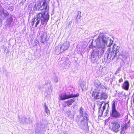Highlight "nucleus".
<instances>
[{"mask_svg": "<svg viewBox=\"0 0 134 134\" xmlns=\"http://www.w3.org/2000/svg\"><path fill=\"white\" fill-rule=\"evenodd\" d=\"M96 46L100 51L101 55L103 54L107 47H110L112 44L113 41L109 37L101 34L95 41Z\"/></svg>", "mask_w": 134, "mask_h": 134, "instance_id": "f257e3e1", "label": "nucleus"}, {"mask_svg": "<svg viewBox=\"0 0 134 134\" xmlns=\"http://www.w3.org/2000/svg\"><path fill=\"white\" fill-rule=\"evenodd\" d=\"M49 19V15L47 12L39 13L32 19L31 24L32 25L35 24V27L46 25Z\"/></svg>", "mask_w": 134, "mask_h": 134, "instance_id": "f03ea898", "label": "nucleus"}, {"mask_svg": "<svg viewBox=\"0 0 134 134\" xmlns=\"http://www.w3.org/2000/svg\"><path fill=\"white\" fill-rule=\"evenodd\" d=\"M84 109L81 107L80 110V114L81 117L80 120V126L84 129L88 127L87 122L88 121V115Z\"/></svg>", "mask_w": 134, "mask_h": 134, "instance_id": "7ed1b4c3", "label": "nucleus"}, {"mask_svg": "<svg viewBox=\"0 0 134 134\" xmlns=\"http://www.w3.org/2000/svg\"><path fill=\"white\" fill-rule=\"evenodd\" d=\"M98 87L97 90L95 89L93 91L92 94V96H93L95 99H105L107 98V96L105 93L102 92V91L99 90L100 89L101 87L100 83L99 82L98 84Z\"/></svg>", "mask_w": 134, "mask_h": 134, "instance_id": "20e7f679", "label": "nucleus"}, {"mask_svg": "<svg viewBox=\"0 0 134 134\" xmlns=\"http://www.w3.org/2000/svg\"><path fill=\"white\" fill-rule=\"evenodd\" d=\"M106 106L107 107V108L106 110V114L105 115H107V113L109 111V105L107 103H105L104 102H101L99 103V114L102 115L103 112Z\"/></svg>", "mask_w": 134, "mask_h": 134, "instance_id": "39448f33", "label": "nucleus"}, {"mask_svg": "<svg viewBox=\"0 0 134 134\" xmlns=\"http://www.w3.org/2000/svg\"><path fill=\"white\" fill-rule=\"evenodd\" d=\"M79 96V94H77L76 95L72 94H67L64 93L62 94L59 96V99L60 100H63L71 98L77 97Z\"/></svg>", "mask_w": 134, "mask_h": 134, "instance_id": "423d86ee", "label": "nucleus"}, {"mask_svg": "<svg viewBox=\"0 0 134 134\" xmlns=\"http://www.w3.org/2000/svg\"><path fill=\"white\" fill-rule=\"evenodd\" d=\"M111 115L115 118H117L120 116V113L118 112L115 109V103L114 102L112 104L111 108Z\"/></svg>", "mask_w": 134, "mask_h": 134, "instance_id": "0eeeda50", "label": "nucleus"}, {"mask_svg": "<svg viewBox=\"0 0 134 134\" xmlns=\"http://www.w3.org/2000/svg\"><path fill=\"white\" fill-rule=\"evenodd\" d=\"M99 52V50L97 49L93 50L91 55V59L92 60L95 62L98 60Z\"/></svg>", "mask_w": 134, "mask_h": 134, "instance_id": "6e6552de", "label": "nucleus"}, {"mask_svg": "<svg viewBox=\"0 0 134 134\" xmlns=\"http://www.w3.org/2000/svg\"><path fill=\"white\" fill-rule=\"evenodd\" d=\"M112 125V129L113 131L117 132L119 131L120 125L119 123L116 121H113L111 123Z\"/></svg>", "mask_w": 134, "mask_h": 134, "instance_id": "1a4fd4ad", "label": "nucleus"}, {"mask_svg": "<svg viewBox=\"0 0 134 134\" xmlns=\"http://www.w3.org/2000/svg\"><path fill=\"white\" fill-rule=\"evenodd\" d=\"M62 48V51H64L67 50L69 47L70 44L69 42L66 41L65 42L60 45Z\"/></svg>", "mask_w": 134, "mask_h": 134, "instance_id": "9d476101", "label": "nucleus"}, {"mask_svg": "<svg viewBox=\"0 0 134 134\" xmlns=\"http://www.w3.org/2000/svg\"><path fill=\"white\" fill-rule=\"evenodd\" d=\"M40 40L42 43H43L47 39V33L45 32H42L41 33L40 36Z\"/></svg>", "mask_w": 134, "mask_h": 134, "instance_id": "9b49d317", "label": "nucleus"}, {"mask_svg": "<svg viewBox=\"0 0 134 134\" xmlns=\"http://www.w3.org/2000/svg\"><path fill=\"white\" fill-rule=\"evenodd\" d=\"M117 54L113 51H112L111 52H110L109 53L105 54V55H107V58H109L110 60L113 59L115 57Z\"/></svg>", "mask_w": 134, "mask_h": 134, "instance_id": "f8f14e48", "label": "nucleus"}, {"mask_svg": "<svg viewBox=\"0 0 134 134\" xmlns=\"http://www.w3.org/2000/svg\"><path fill=\"white\" fill-rule=\"evenodd\" d=\"M9 14L5 10L2 8L0 9V15L2 17H6L8 16Z\"/></svg>", "mask_w": 134, "mask_h": 134, "instance_id": "ddd939ff", "label": "nucleus"}, {"mask_svg": "<svg viewBox=\"0 0 134 134\" xmlns=\"http://www.w3.org/2000/svg\"><path fill=\"white\" fill-rule=\"evenodd\" d=\"M129 84L127 81H125L122 85V88L124 90H127L129 88Z\"/></svg>", "mask_w": 134, "mask_h": 134, "instance_id": "4468645a", "label": "nucleus"}, {"mask_svg": "<svg viewBox=\"0 0 134 134\" xmlns=\"http://www.w3.org/2000/svg\"><path fill=\"white\" fill-rule=\"evenodd\" d=\"M49 7L47 6L46 3L45 2H43L42 5H41L40 10H42L43 9H45L46 10L48 9Z\"/></svg>", "mask_w": 134, "mask_h": 134, "instance_id": "2eb2a0df", "label": "nucleus"}, {"mask_svg": "<svg viewBox=\"0 0 134 134\" xmlns=\"http://www.w3.org/2000/svg\"><path fill=\"white\" fill-rule=\"evenodd\" d=\"M120 47L117 46L116 44H114L112 48V51H113L116 54L119 53V49Z\"/></svg>", "mask_w": 134, "mask_h": 134, "instance_id": "dca6fc26", "label": "nucleus"}, {"mask_svg": "<svg viewBox=\"0 0 134 134\" xmlns=\"http://www.w3.org/2000/svg\"><path fill=\"white\" fill-rule=\"evenodd\" d=\"M13 19L12 17L10 16L9 18H8L7 19L6 24V25L10 26L13 21Z\"/></svg>", "mask_w": 134, "mask_h": 134, "instance_id": "f3484780", "label": "nucleus"}, {"mask_svg": "<svg viewBox=\"0 0 134 134\" xmlns=\"http://www.w3.org/2000/svg\"><path fill=\"white\" fill-rule=\"evenodd\" d=\"M56 51L58 52L59 53L63 52L62 51V48H61V47L60 45L57 46L56 47Z\"/></svg>", "mask_w": 134, "mask_h": 134, "instance_id": "a211bd4d", "label": "nucleus"}, {"mask_svg": "<svg viewBox=\"0 0 134 134\" xmlns=\"http://www.w3.org/2000/svg\"><path fill=\"white\" fill-rule=\"evenodd\" d=\"M44 107L45 111L46 113H47L48 115L49 114V110L48 108V107L47 106L46 104V103H45L44 104Z\"/></svg>", "mask_w": 134, "mask_h": 134, "instance_id": "6ab92c4d", "label": "nucleus"}, {"mask_svg": "<svg viewBox=\"0 0 134 134\" xmlns=\"http://www.w3.org/2000/svg\"><path fill=\"white\" fill-rule=\"evenodd\" d=\"M26 118L25 117H23L22 118V119H19L20 121H21V122L23 123H27L28 122L26 120Z\"/></svg>", "mask_w": 134, "mask_h": 134, "instance_id": "aec40b11", "label": "nucleus"}, {"mask_svg": "<svg viewBox=\"0 0 134 134\" xmlns=\"http://www.w3.org/2000/svg\"><path fill=\"white\" fill-rule=\"evenodd\" d=\"M75 100L74 99H71L69 100L68 101H66V103L68 104L69 105H71L72 103L74 102Z\"/></svg>", "mask_w": 134, "mask_h": 134, "instance_id": "412c9836", "label": "nucleus"}, {"mask_svg": "<svg viewBox=\"0 0 134 134\" xmlns=\"http://www.w3.org/2000/svg\"><path fill=\"white\" fill-rule=\"evenodd\" d=\"M36 4L34 8H35L36 10L40 9V8H41V4L39 3L38 5H37V6H36Z\"/></svg>", "mask_w": 134, "mask_h": 134, "instance_id": "4be33fe9", "label": "nucleus"}, {"mask_svg": "<svg viewBox=\"0 0 134 134\" xmlns=\"http://www.w3.org/2000/svg\"><path fill=\"white\" fill-rule=\"evenodd\" d=\"M54 82L55 83H57L58 81V79L57 76H54L53 77Z\"/></svg>", "mask_w": 134, "mask_h": 134, "instance_id": "5701e85b", "label": "nucleus"}, {"mask_svg": "<svg viewBox=\"0 0 134 134\" xmlns=\"http://www.w3.org/2000/svg\"><path fill=\"white\" fill-rule=\"evenodd\" d=\"M81 12H79L77 13V15L76 18L78 19H80L81 17L80 13Z\"/></svg>", "mask_w": 134, "mask_h": 134, "instance_id": "b1692460", "label": "nucleus"}, {"mask_svg": "<svg viewBox=\"0 0 134 134\" xmlns=\"http://www.w3.org/2000/svg\"><path fill=\"white\" fill-rule=\"evenodd\" d=\"M44 85H40L38 86V88L39 89H41L43 88V86Z\"/></svg>", "mask_w": 134, "mask_h": 134, "instance_id": "393cba45", "label": "nucleus"}, {"mask_svg": "<svg viewBox=\"0 0 134 134\" xmlns=\"http://www.w3.org/2000/svg\"><path fill=\"white\" fill-rule=\"evenodd\" d=\"M68 116L69 117H71V113L70 111H69V112H68Z\"/></svg>", "mask_w": 134, "mask_h": 134, "instance_id": "a878e982", "label": "nucleus"}, {"mask_svg": "<svg viewBox=\"0 0 134 134\" xmlns=\"http://www.w3.org/2000/svg\"><path fill=\"white\" fill-rule=\"evenodd\" d=\"M49 93H48L49 94L52 92V88L51 87H51L50 88V89H49Z\"/></svg>", "mask_w": 134, "mask_h": 134, "instance_id": "bb28decb", "label": "nucleus"}, {"mask_svg": "<svg viewBox=\"0 0 134 134\" xmlns=\"http://www.w3.org/2000/svg\"><path fill=\"white\" fill-rule=\"evenodd\" d=\"M71 23H72V22L71 21H70L69 22V25L68 26L69 27L71 26Z\"/></svg>", "mask_w": 134, "mask_h": 134, "instance_id": "cd10ccee", "label": "nucleus"}, {"mask_svg": "<svg viewBox=\"0 0 134 134\" xmlns=\"http://www.w3.org/2000/svg\"><path fill=\"white\" fill-rule=\"evenodd\" d=\"M122 81H123L122 79L121 78L119 80V82L120 83V82H122Z\"/></svg>", "mask_w": 134, "mask_h": 134, "instance_id": "c85d7f7f", "label": "nucleus"}, {"mask_svg": "<svg viewBox=\"0 0 134 134\" xmlns=\"http://www.w3.org/2000/svg\"><path fill=\"white\" fill-rule=\"evenodd\" d=\"M38 42V41H37V42H36V43H37ZM35 45H36V44H35Z\"/></svg>", "mask_w": 134, "mask_h": 134, "instance_id": "c756f323", "label": "nucleus"}, {"mask_svg": "<svg viewBox=\"0 0 134 134\" xmlns=\"http://www.w3.org/2000/svg\"><path fill=\"white\" fill-rule=\"evenodd\" d=\"M127 126H125V129H127Z\"/></svg>", "mask_w": 134, "mask_h": 134, "instance_id": "7c9ffc66", "label": "nucleus"}, {"mask_svg": "<svg viewBox=\"0 0 134 134\" xmlns=\"http://www.w3.org/2000/svg\"><path fill=\"white\" fill-rule=\"evenodd\" d=\"M133 102H134V98H133Z\"/></svg>", "mask_w": 134, "mask_h": 134, "instance_id": "2f4dec72", "label": "nucleus"}]
</instances>
